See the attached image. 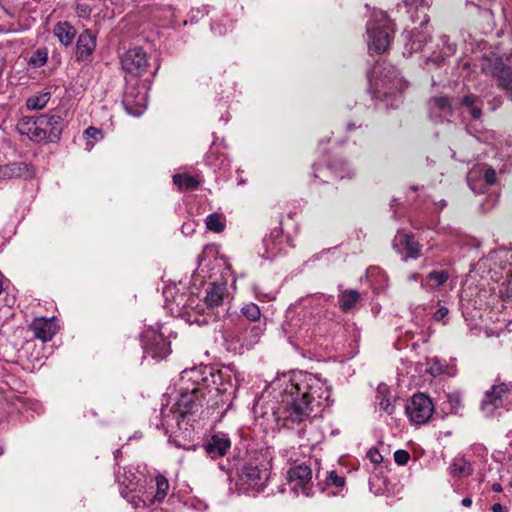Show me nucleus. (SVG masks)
Here are the masks:
<instances>
[{
	"label": "nucleus",
	"instance_id": "7ed1b4c3",
	"mask_svg": "<svg viewBox=\"0 0 512 512\" xmlns=\"http://www.w3.org/2000/svg\"><path fill=\"white\" fill-rule=\"evenodd\" d=\"M512 391V383L496 379L495 383L488 389L481 401V411L485 416L490 417L495 414L499 408H506L505 400Z\"/></svg>",
	"mask_w": 512,
	"mask_h": 512
},
{
	"label": "nucleus",
	"instance_id": "20e7f679",
	"mask_svg": "<svg viewBox=\"0 0 512 512\" xmlns=\"http://www.w3.org/2000/svg\"><path fill=\"white\" fill-rule=\"evenodd\" d=\"M205 400L204 389L199 385L192 383V387L182 388L180 396L175 406L181 417L187 414H194L203 406Z\"/></svg>",
	"mask_w": 512,
	"mask_h": 512
},
{
	"label": "nucleus",
	"instance_id": "3c124183",
	"mask_svg": "<svg viewBox=\"0 0 512 512\" xmlns=\"http://www.w3.org/2000/svg\"><path fill=\"white\" fill-rule=\"evenodd\" d=\"M251 331L254 332L255 336L257 337L259 335L260 329L258 327H252Z\"/></svg>",
	"mask_w": 512,
	"mask_h": 512
},
{
	"label": "nucleus",
	"instance_id": "2eb2a0df",
	"mask_svg": "<svg viewBox=\"0 0 512 512\" xmlns=\"http://www.w3.org/2000/svg\"><path fill=\"white\" fill-rule=\"evenodd\" d=\"M228 297V289L225 283H209L204 297V303L210 310H214L223 305Z\"/></svg>",
	"mask_w": 512,
	"mask_h": 512
},
{
	"label": "nucleus",
	"instance_id": "aec40b11",
	"mask_svg": "<svg viewBox=\"0 0 512 512\" xmlns=\"http://www.w3.org/2000/svg\"><path fill=\"white\" fill-rule=\"evenodd\" d=\"M206 453L212 458L216 459L223 457L227 454L231 447L229 438L225 436L213 435L210 441L205 444Z\"/></svg>",
	"mask_w": 512,
	"mask_h": 512
},
{
	"label": "nucleus",
	"instance_id": "bb28decb",
	"mask_svg": "<svg viewBox=\"0 0 512 512\" xmlns=\"http://www.w3.org/2000/svg\"><path fill=\"white\" fill-rule=\"evenodd\" d=\"M51 97L50 92H44L39 95L29 97L26 101V106L30 110H39L44 108L49 102Z\"/></svg>",
	"mask_w": 512,
	"mask_h": 512
},
{
	"label": "nucleus",
	"instance_id": "1a4fd4ad",
	"mask_svg": "<svg viewBox=\"0 0 512 512\" xmlns=\"http://www.w3.org/2000/svg\"><path fill=\"white\" fill-rule=\"evenodd\" d=\"M378 71L375 73H379L381 78L379 83H377V87L383 88V94L387 95L392 92L393 89L397 91H401L405 84L402 79L399 78L397 70L391 65H380L378 67Z\"/></svg>",
	"mask_w": 512,
	"mask_h": 512
},
{
	"label": "nucleus",
	"instance_id": "dca6fc26",
	"mask_svg": "<svg viewBox=\"0 0 512 512\" xmlns=\"http://www.w3.org/2000/svg\"><path fill=\"white\" fill-rule=\"evenodd\" d=\"M45 119L46 125L40 127L41 132L45 134V140L50 142H57L60 139V135L63 129V119L60 115H40L39 120Z\"/></svg>",
	"mask_w": 512,
	"mask_h": 512
},
{
	"label": "nucleus",
	"instance_id": "37998d69",
	"mask_svg": "<svg viewBox=\"0 0 512 512\" xmlns=\"http://www.w3.org/2000/svg\"><path fill=\"white\" fill-rule=\"evenodd\" d=\"M443 61L442 56H437L435 58H428L426 63L429 64L430 62H433L435 65H440V63Z\"/></svg>",
	"mask_w": 512,
	"mask_h": 512
},
{
	"label": "nucleus",
	"instance_id": "c756f323",
	"mask_svg": "<svg viewBox=\"0 0 512 512\" xmlns=\"http://www.w3.org/2000/svg\"><path fill=\"white\" fill-rule=\"evenodd\" d=\"M155 480L157 490L154 496V501L161 502L167 495V491L169 489V482L167 478L161 474L157 475Z\"/></svg>",
	"mask_w": 512,
	"mask_h": 512
},
{
	"label": "nucleus",
	"instance_id": "393cba45",
	"mask_svg": "<svg viewBox=\"0 0 512 512\" xmlns=\"http://www.w3.org/2000/svg\"><path fill=\"white\" fill-rule=\"evenodd\" d=\"M360 294L356 290H346L338 296L339 307L342 311L348 312L358 303Z\"/></svg>",
	"mask_w": 512,
	"mask_h": 512
},
{
	"label": "nucleus",
	"instance_id": "a18cd8bd",
	"mask_svg": "<svg viewBox=\"0 0 512 512\" xmlns=\"http://www.w3.org/2000/svg\"><path fill=\"white\" fill-rule=\"evenodd\" d=\"M492 510L493 512H502L503 511V506L499 503H495L493 506H492Z\"/></svg>",
	"mask_w": 512,
	"mask_h": 512
},
{
	"label": "nucleus",
	"instance_id": "a211bd4d",
	"mask_svg": "<svg viewBox=\"0 0 512 512\" xmlns=\"http://www.w3.org/2000/svg\"><path fill=\"white\" fill-rule=\"evenodd\" d=\"M393 245L399 252L400 248H404L407 252L406 258L417 259L420 256V244L408 233L398 232L394 238Z\"/></svg>",
	"mask_w": 512,
	"mask_h": 512
},
{
	"label": "nucleus",
	"instance_id": "4468645a",
	"mask_svg": "<svg viewBox=\"0 0 512 512\" xmlns=\"http://www.w3.org/2000/svg\"><path fill=\"white\" fill-rule=\"evenodd\" d=\"M429 116L435 123L443 122V118L453 113L452 104L448 97L437 96L430 99L428 103Z\"/></svg>",
	"mask_w": 512,
	"mask_h": 512
},
{
	"label": "nucleus",
	"instance_id": "6ab92c4d",
	"mask_svg": "<svg viewBox=\"0 0 512 512\" xmlns=\"http://www.w3.org/2000/svg\"><path fill=\"white\" fill-rule=\"evenodd\" d=\"M30 327L34 333V336L43 342L51 340L57 331L54 318H36L33 320Z\"/></svg>",
	"mask_w": 512,
	"mask_h": 512
},
{
	"label": "nucleus",
	"instance_id": "9d476101",
	"mask_svg": "<svg viewBox=\"0 0 512 512\" xmlns=\"http://www.w3.org/2000/svg\"><path fill=\"white\" fill-rule=\"evenodd\" d=\"M43 121L46 120H39V116H24L19 119L16 130L20 134L26 135L32 141L41 142L45 140V134L41 132L40 128L46 125L43 124Z\"/></svg>",
	"mask_w": 512,
	"mask_h": 512
},
{
	"label": "nucleus",
	"instance_id": "6e6d98bb",
	"mask_svg": "<svg viewBox=\"0 0 512 512\" xmlns=\"http://www.w3.org/2000/svg\"><path fill=\"white\" fill-rule=\"evenodd\" d=\"M120 450L116 451V456H119Z\"/></svg>",
	"mask_w": 512,
	"mask_h": 512
},
{
	"label": "nucleus",
	"instance_id": "8fccbe9b",
	"mask_svg": "<svg viewBox=\"0 0 512 512\" xmlns=\"http://www.w3.org/2000/svg\"><path fill=\"white\" fill-rule=\"evenodd\" d=\"M355 128H356V125L354 123L350 122V123L347 124V130L348 131H352Z\"/></svg>",
	"mask_w": 512,
	"mask_h": 512
},
{
	"label": "nucleus",
	"instance_id": "49530a36",
	"mask_svg": "<svg viewBox=\"0 0 512 512\" xmlns=\"http://www.w3.org/2000/svg\"><path fill=\"white\" fill-rule=\"evenodd\" d=\"M492 490H493L494 492H501V491H502V486H501V484H499V483H494V484L492 485Z\"/></svg>",
	"mask_w": 512,
	"mask_h": 512
},
{
	"label": "nucleus",
	"instance_id": "de8ad7c7",
	"mask_svg": "<svg viewBox=\"0 0 512 512\" xmlns=\"http://www.w3.org/2000/svg\"><path fill=\"white\" fill-rule=\"evenodd\" d=\"M89 11H90V10H89V9H88V7H87V6H85V5H83V6L79 7V13H80V15L85 14V13H87V12H89Z\"/></svg>",
	"mask_w": 512,
	"mask_h": 512
},
{
	"label": "nucleus",
	"instance_id": "58836bf2",
	"mask_svg": "<svg viewBox=\"0 0 512 512\" xmlns=\"http://www.w3.org/2000/svg\"><path fill=\"white\" fill-rule=\"evenodd\" d=\"M85 136L88 137V138H93L95 140H98V139H101L102 138V132L101 130L95 128V127H88L85 132H84Z\"/></svg>",
	"mask_w": 512,
	"mask_h": 512
},
{
	"label": "nucleus",
	"instance_id": "423d86ee",
	"mask_svg": "<svg viewBox=\"0 0 512 512\" xmlns=\"http://www.w3.org/2000/svg\"><path fill=\"white\" fill-rule=\"evenodd\" d=\"M312 470L306 464L290 467V490L295 494L309 497L313 495Z\"/></svg>",
	"mask_w": 512,
	"mask_h": 512
},
{
	"label": "nucleus",
	"instance_id": "4c0bfd02",
	"mask_svg": "<svg viewBox=\"0 0 512 512\" xmlns=\"http://www.w3.org/2000/svg\"><path fill=\"white\" fill-rule=\"evenodd\" d=\"M367 457L370 459V461L374 464H379L383 461L382 455L378 452L377 449L372 448L368 451Z\"/></svg>",
	"mask_w": 512,
	"mask_h": 512
},
{
	"label": "nucleus",
	"instance_id": "f03ea898",
	"mask_svg": "<svg viewBox=\"0 0 512 512\" xmlns=\"http://www.w3.org/2000/svg\"><path fill=\"white\" fill-rule=\"evenodd\" d=\"M367 33L369 36V48L377 53L385 52L391 42L393 29L391 23L384 14L380 18L367 24Z\"/></svg>",
	"mask_w": 512,
	"mask_h": 512
},
{
	"label": "nucleus",
	"instance_id": "a878e982",
	"mask_svg": "<svg viewBox=\"0 0 512 512\" xmlns=\"http://www.w3.org/2000/svg\"><path fill=\"white\" fill-rule=\"evenodd\" d=\"M173 182L181 190H194L200 182L197 178L187 174H176L173 176Z\"/></svg>",
	"mask_w": 512,
	"mask_h": 512
},
{
	"label": "nucleus",
	"instance_id": "2f4dec72",
	"mask_svg": "<svg viewBox=\"0 0 512 512\" xmlns=\"http://www.w3.org/2000/svg\"><path fill=\"white\" fill-rule=\"evenodd\" d=\"M48 59V53L46 50L38 49L29 59V65L39 68L46 64Z\"/></svg>",
	"mask_w": 512,
	"mask_h": 512
},
{
	"label": "nucleus",
	"instance_id": "5701e85b",
	"mask_svg": "<svg viewBox=\"0 0 512 512\" xmlns=\"http://www.w3.org/2000/svg\"><path fill=\"white\" fill-rule=\"evenodd\" d=\"M449 279V273L445 270L430 272L425 280L421 281V287L425 290H435L444 285Z\"/></svg>",
	"mask_w": 512,
	"mask_h": 512
},
{
	"label": "nucleus",
	"instance_id": "864d4df0",
	"mask_svg": "<svg viewBox=\"0 0 512 512\" xmlns=\"http://www.w3.org/2000/svg\"><path fill=\"white\" fill-rule=\"evenodd\" d=\"M384 409H385L389 414H391V413H392V409H391V410H389L388 405H387Z\"/></svg>",
	"mask_w": 512,
	"mask_h": 512
},
{
	"label": "nucleus",
	"instance_id": "a19ab883",
	"mask_svg": "<svg viewBox=\"0 0 512 512\" xmlns=\"http://www.w3.org/2000/svg\"><path fill=\"white\" fill-rule=\"evenodd\" d=\"M126 499L134 508L145 506V501L142 500L139 496L132 495L131 497L128 496Z\"/></svg>",
	"mask_w": 512,
	"mask_h": 512
},
{
	"label": "nucleus",
	"instance_id": "e433bc0d",
	"mask_svg": "<svg viewBox=\"0 0 512 512\" xmlns=\"http://www.w3.org/2000/svg\"><path fill=\"white\" fill-rule=\"evenodd\" d=\"M328 481L336 487H342L345 484V478L339 476L335 471L330 472Z\"/></svg>",
	"mask_w": 512,
	"mask_h": 512
},
{
	"label": "nucleus",
	"instance_id": "79ce46f5",
	"mask_svg": "<svg viewBox=\"0 0 512 512\" xmlns=\"http://www.w3.org/2000/svg\"><path fill=\"white\" fill-rule=\"evenodd\" d=\"M281 225H282V221H280V227L273 229L270 233V239L273 242H276L278 239L282 238L283 228L281 227Z\"/></svg>",
	"mask_w": 512,
	"mask_h": 512
},
{
	"label": "nucleus",
	"instance_id": "f8f14e48",
	"mask_svg": "<svg viewBox=\"0 0 512 512\" xmlns=\"http://www.w3.org/2000/svg\"><path fill=\"white\" fill-rule=\"evenodd\" d=\"M35 176L33 166L26 162H12L0 164V179L11 180L14 178L31 179Z\"/></svg>",
	"mask_w": 512,
	"mask_h": 512
},
{
	"label": "nucleus",
	"instance_id": "c9c22d12",
	"mask_svg": "<svg viewBox=\"0 0 512 512\" xmlns=\"http://www.w3.org/2000/svg\"><path fill=\"white\" fill-rule=\"evenodd\" d=\"M409 459H410V454L406 450L399 449L394 452V461L398 465H406L408 463Z\"/></svg>",
	"mask_w": 512,
	"mask_h": 512
},
{
	"label": "nucleus",
	"instance_id": "c03bdc74",
	"mask_svg": "<svg viewBox=\"0 0 512 512\" xmlns=\"http://www.w3.org/2000/svg\"><path fill=\"white\" fill-rule=\"evenodd\" d=\"M461 503L464 507H470L472 505V499L470 497H465Z\"/></svg>",
	"mask_w": 512,
	"mask_h": 512
},
{
	"label": "nucleus",
	"instance_id": "7c9ffc66",
	"mask_svg": "<svg viewBox=\"0 0 512 512\" xmlns=\"http://www.w3.org/2000/svg\"><path fill=\"white\" fill-rule=\"evenodd\" d=\"M478 98L474 95H467L462 99V105L470 109V115L473 119H479L482 115L481 107L477 105Z\"/></svg>",
	"mask_w": 512,
	"mask_h": 512
},
{
	"label": "nucleus",
	"instance_id": "39448f33",
	"mask_svg": "<svg viewBox=\"0 0 512 512\" xmlns=\"http://www.w3.org/2000/svg\"><path fill=\"white\" fill-rule=\"evenodd\" d=\"M433 412L434 406L431 399L423 393L413 395L406 405V413L410 421L417 425L427 423Z\"/></svg>",
	"mask_w": 512,
	"mask_h": 512
},
{
	"label": "nucleus",
	"instance_id": "473e14b6",
	"mask_svg": "<svg viewBox=\"0 0 512 512\" xmlns=\"http://www.w3.org/2000/svg\"><path fill=\"white\" fill-rule=\"evenodd\" d=\"M241 311L243 315L250 321H257L261 315L259 307L254 303L245 305Z\"/></svg>",
	"mask_w": 512,
	"mask_h": 512
},
{
	"label": "nucleus",
	"instance_id": "9b49d317",
	"mask_svg": "<svg viewBox=\"0 0 512 512\" xmlns=\"http://www.w3.org/2000/svg\"><path fill=\"white\" fill-rule=\"evenodd\" d=\"M144 352L153 359H163L171 352L170 343L163 335L151 332L146 335Z\"/></svg>",
	"mask_w": 512,
	"mask_h": 512
},
{
	"label": "nucleus",
	"instance_id": "4be33fe9",
	"mask_svg": "<svg viewBox=\"0 0 512 512\" xmlns=\"http://www.w3.org/2000/svg\"><path fill=\"white\" fill-rule=\"evenodd\" d=\"M495 74L497 75L499 85L510 99H512V68L506 66L500 60L495 66Z\"/></svg>",
	"mask_w": 512,
	"mask_h": 512
},
{
	"label": "nucleus",
	"instance_id": "09e8293b",
	"mask_svg": "<svg viewBox=\"0 0 512 512\" xmlns=\"http://www.w3.org/2000/svg\"><path fill=\"white\" fill-rule=\"evenodd\" d=\"M420 275L418 273H413L409 276V279L412 281H417L419 279Z\"/></svg>",
	"mask_w": 512,
	"mask_h": 512
},
{
	"label": "nucleus",
	"instance_id": "6e6552de",
	"mask_svg": "<svg viewBox=\"0 0 512 512\" xmlns=\"http://www.w3.org/2000/svg\"><path fill=\"white\" fill-rule=\"evenodd\" d=\"M126 111L133 116H140L147 106V95L143 89L130 87L123 96Z\"/></svg>",
	"mask_w": 512,
	"mask_h": 512
},
{
	"label": "nucleus",
	"instance_id": "412c9836",
	"mask_svg": "<svg viewBox=\"0 0 512 512\" xmlns=\"http://www.w3.org/2000/svg\"><path fill=\"white\" fill-rule=\"evenodd\" d=\"M117 481L120 485L121 496L127 498L131 492L137 489L139 479L134 472L124 468L122 473L120 471L117 473Z\"/></svg>",
	"mask_w": 512,
	"mask_h": 512
},
{
	"label": "nucleus",
	"instance_id": "ddd939ff",
	"mask_svg": "<svg viewBox=\"0 0 512 512\" xmlns=\"http://www.w3.org/2000/svg\"><path fill=\"white\" fill-rule=\"evenodd\" d=\"M240 477L247 485L259 489L268 480L269 472L267 468H260L258 465L247 463L241 468Z\"/></svg>",
	"mask_w": 512,
	"mask_h": 512
},
{
	"label": "nucleus",
	"instance_id": "f704fd0d",
	"mask_svg": "<svg viewBox=\"0 0 512 512\" xmlns=\"http://www.w3.org/2000/svg\"><path fill=\"white\" fill-rule=\"evenodd\" d=\"M439 308L434 312L433 319L437 322H443L446 324V319L449 314V309L445 306H440V303L438 302Z\"/></svg>",
	"mask_w": 512,
	"mask_h": 512
},
{
	"label": "nucleus",
	"instance_id": "5fc2aeb1",
	"mask_svg": "<svg viewBox=\"0 0 512 512\" xmlns=\"http://www.w3.org/2000/svg\"><path fill=\"white\" fill-rule=\"evenodd\" d=\"M120 450L116 451V456H119Z\"/></svg>",
	"mask_w": 512,
	"mask_h": 512
},
{
	"label": "nucleus",
	"instance_id": "b1692460",
	"mask_svg": "<svg viewBox=\"0 0 512 512\" xmlns=\"http://www.w3.org/2000/svg\"><path fill=\"white\" fill-rule=\"evenodd\" d=\"M53 31L61 44L65 46L70 45L76 36V29L67 21L57 23Z\"/></svg>",
	"mask_w": 512,
	"mask_h": 512
},
{
	"label": "nucleus",
	"instance_id": "ea45409f",
	"mask_svg": "<svg viewBox=\"0 0 512 512\" xmlns=\"http://www.w3.org/2000/svg\"><path fill=\"white\" fill-rule=\"evenodd\" d=\"M484 180L488 185H493L496 182V171L493 168H487L484 173Z\"/></svg>",
	"mask_w": 512,
	"mask_h": 512
},
{
	"label": "nucleus",
	"instance_id": "c85d7f7f",
	"mask_svg": "<svg viewBox=\"0 0 512 512\" xmlns=\"http://www.w3.org/2000/svg\"><path fill=\"white\" fill-rule=\"evenodd\" d=\"M472 472L471 466L463 459L455 460L450 466V474L454 477H465Z\"/></svg>",
	"mask_w": 512,
	"mask_h": 512
},
{
	"label": "nucleus",
	"instance_id": "cd10ccee",
	"mask_svg": "<svg viewBox=\"0 0 512 512\" xmlns=\"http://www.w3.org/2000/svg\"><path fill=\"white\" fill-rule=\"evenodd\" d=\"M206 228L215 233H220L225 228L224 218L218 213H212L206 218Z\"/></svg>",
	"mask_w": 512,
	"mask_h": 512
},
{
	"label": "nucleus",
	"instance_id": "f257e3e1",
	"mask_svg": "<svg viewBox=\"0 0 512 512\" xmlns=\"http://www.w3.org/2000/svg\"><path fill=\"white\" fill-rule=\"evenodd\" d=\"M322 384L304 371H290V421L305 423L321 398Z\"/></svg>",
	"mask_w": 512,
	"mask_h": 512
},
{
	"label": "nucleus",
	"instance_id": "603ef678",
	"mask_svg": "<svg viewBox=\"0 0 512 512\" xmlns=\"http://www.w3.org/2000/svg\"><path fill=\"white\" fill-rule=\"evenodd\" d=\"M304 432H305V431H304V428H300V429L298 430L299 437H301V438H302V437H303V435H304Z\"/></svg>",
	"mask_w": 512,
	"mask_h": 512
},
{
	"label": "nucleus",
	"instance_id": "0eeeda50",
	"mask_svg": "<svg viewBox=\"0 0 512 512\" xmlns=\"http://www.w3.org/2000/svg\"><path fill=\"white\" fill-rule=\"evenodd\" d=\"M121 65L128 73L141 75L148 67L147 54L141 47L129 49L121 57Z\"/></svg>",
	"mask_w": 512,
	"mask_h": 512
},
{
	"label": "nucleus",
	"instance_id": "f3484780",
	"mask_svg": "<svg viewBox=\"0 0 512 512\" xmlns=\"http://www.w3.org/2000/svg\"><path fill=\"white\" fill-rule=\"evenodd\" d=\"M96 47V37L88 29L78 37L76 43V58L78 61H87Z\"/></svg>",
	"mask_w": 512,
	"mask_h": 512
},
{
	"label": "nucleus",
	"instance_id": "72a5a7b5",
	"mask_svg": "<svg viewBox=\"0 0 512 512\" xmlns=\"http://www.w3.org/2000/svg\"><path fill=\"white\" fill-rule=\"evenodd\" d=\"M426 40V36L422 35L420 32H413L411 38V49L415 52L422 50Z\"/></svg>",
	"mask_w": 512,
	"mask_h": 512
}]
</instances>
